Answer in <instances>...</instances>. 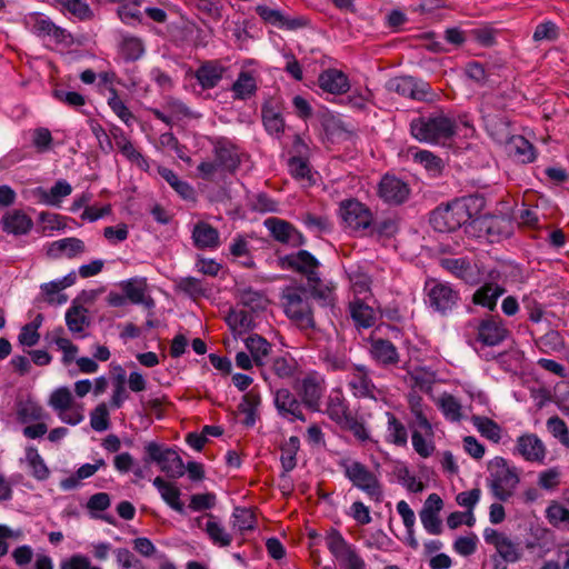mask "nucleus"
I'll use <instances>...</instances> for the list:
<instances>
[{"label": "nucleus", "instance_id": "1", "mask_svg": "<svg viewBox=\"0 0 569 569\" xmlns=\"http://www.w3.org/2000/svg\"><path fill=\"white\" fill-rule=\"evenodd\" d=\"M281 267L303 276L311 295L321 306L332 307L336 302V286L320 278V261L309 251L299 250L280 258Z\"/></svg>", "mask_w": 569, "mask_h": 569}, {"label": "nucleus", "instance_id": "2", "mask_svg": "<svg viewBox=\"0 0 569 569\" xmlns=\"http://www.w3.org/2000/svg\"><path fill=\"white\" fill-rule=\"evenodd\" d=\"M310 287L288 286L281 292V305L286 316L303 332L317 328Z\"/></svg>", "mask_w": 569, "mask_h": 569}, {"label": "nucleus", "instance_id": "3", "mask_svg": "<svg viewBox=\"0 0 569 569\" xmlns=\"http://www.w3.org/2000/svg\"><path fill=\"white\" fill-rule=\"evenodd\" d=\"M456 121L443 112L420 116L410 122L412 137L426 143H445L456 134Z\"/></svg>", "mask_w": 569, "mask_h": 569}, {"label": "nucleus", "instance_id": "4", "mask_svg": "<svg viewBox=\"0 0 569 569\" xmlns=\"http://www.w3.org/2000/svg\"><path fill=\"white\" fill-rule=\"evenodd\" d=\"M476 201L477 199L473 198H465L438 206L430 214V224L439 232H451L459 229L473 218L471 204Z\"/></svg>", "mask_w": 569, "mask_h": 569}, {"label": "nucleus", "instance_id": "5", "mask_svg": "<svg viewBox=\"0 0 569 569\" xmlns=\"http://www.w3.org/2000/svg\"><path fill=\"white\" fill-rule=\"evenodd\" d=\"M339 466L342 468L345 477L353 487L361 490L367 497L381 502L383 499V488L376 473H373L365 463L356 460H342Z\"/></svg>", "mask_w": 569, "mask_h": 569}, {"label": "nucleus", "instance_id": "6", "mask_svg": "<svg viewBox=\"0 0 569 569\" xmlns=\"http://www.w3.org/2000/svg\"><path fill=\"white\" fill-rule=\"evenodd\" d=\"M489 482L492 495L500 501L512 497L519 476L515 467H509L502 457H495L488 463Z\"/></svg>", "mask_w": 569, "mask_h": 569}, {"label": "nucleus", "instance_id": "7", "mask_svg": "<svg viewBox=\"0 0 569 569\" xmlns=\"http://www.w3.org/2000/svg\"><path fill=\"white\" fill-rule=\"evenodd\" d=\"M372 210L357 198L343 199L338 206L342 227L352 233L367 236L372 226Z\"/></svg>", "mask_w": 569, "mask_h": 569}, {"label": "nucleus", "instance_id": "8", "mask_svg": "<svg viewBox=\"0 0 569 569\" xmlns=\"http://www.w3.org/2000/svg\"><path fill=\"white\" fill-rule=\"evenodd\" d=\"M426 305L441 316H448L458 307L460 293L449 282L428 279L425 283Z\"/></svg>", "mask_w": 569, "mask_h": 569}, {"label": "nucleus", "instance_id": "9", "mask_svg": "<svg viewBox=\"0 0 569 569\" xmlns=\"http://www.w3.org/2000/svg\"><path fill=\"white\" fill-rule=\"evenodd\" d=\"M499 124L502 127L501 132H496V122L493 119L486 118V128L490 134L499 142H505L509 156L521 163H530L536 160V150L532 143H530L522 136L509 137L508 123L500 120Z\"/></svg>", "mask_w": 569, "mask_h": 569}, {"label": "nucleus", "instance_id": "10", "mask_svg": "<svg viewBox=\"0 0 569 569\" xmlns=\"http://www.w3.org/2000/svg\"><path fill=\"white\" fill-rule=\"evenodd\" d=\"M144 451L146 463L156 462L160 470L170 478L183 476L184 463L176 450L151 441L144 446Z\"/></svg>", "mask_w": 569, "mask_h": 569}, {"label": "nucleus", "instance_id": "11", "mask_svg": "<svg viewBox=\"0 0 569 569\" xmlns=\"http://www.w3.org/2000/svg\"><path fill=\"white\" fill-rule=\"evenodd\" d=\"M476 332V342L486 347H496L502 343L509 336V330L503 319L499 316H487L468 323Z\"/></svg>", "mask_w": 569, "mask_h": 569}, {"label": "nucleus", "instance_id": "12", "mask_svg": "<svg viewBox=\"0 0 569 569\" xmlns=\"http://www.w3.org/2000/svg\"><path fill=\"white\" fill-rule=\"evenodd\" d=\"M30 32L42 40H49L54 44L71 46L72 34L57 26L50 18L42 13H32L26 21Z\"/></svg>", "mask_w": 569, "mask_h": 569}, {"label": "nucleus", "instance_id": "13", "mask_svg": "<svg viewBox=\"0 0 569 569\" xmlns=\"http://www.w3.org/2000/svg\"><path fill=\"white\" fill-rule=\"evenodd\" d=\"M326 545L330 553L339 561L341 569L366 568V562L356 548L338 530L332 529L327 535Z\"/></svg>", "mask_w": 569, "mask_h": 569}, {"label": "nucleus", "instance_id": "14", "mask_svg": "<svg viewBox=\"0 0 569 569\" xmlns=\"http://www.w3.org/2000/svg\"><path fill=\"white\" fill-rule=\"evenodd\" d=\"M411 188L403 179L386 173L377 184V196L388 206H400L408 201Z\"/></svg>", "mask_w": 569, "mask_h": 569}, {"label": "nucleus", "instance_id": "15", "mask_svg": "<svg viewBox=\"0 0 569 569\" xmlns=\"http://www.w3.org/2000/svg\"><path fill=\"white\" fill-rule=\"evenodd\" d=\"M326 392V380L320 373L312 371L300 381L298 393L303 406L311 411H320L321 400Z\"/></svg>", "mask_w": 569, "mask_h": 569}, {"label": "nucleus", "instance_id": "16", "mask_svg": "<svg viewBox=\"0 0 569 569\" xmlns=\"http://www.w3.org/2000/svg\"><path fill=\"white\" fill-rule=\"evenodd\" d=\"M274 407L278 415L289 421H302L307 420L303 412V403L301 399H298L297 395L287 388H280L274 392L273 398Z\"/></svg>", "mask_w": 569, "mask_h": 569}, {"label": "nucleus", "instance_id": "17", "mask_svg": "<svg viewBox=\"0 0 569 569\" xmlns=\"http://www.w3.org/2000/svg\"><path fill=\"white\" fill-rule=\"evenodd\" d=\"M387 89L390 92H396L399 96L418 101L427 100L428 96L431 93V88L428 82L410 76H400L390 79L387 82Z\"/></svg>", "mask_w": 569, "mask_h": 569}, {"label": "nucleus", "instance_id": "18", "mask_svg": "<svg viewBox=\"0 0 569 569\" xmlns=\"http://www.w3.org/2000/svg\"><path fill=\"white\" fill-rule=\"evenodd\" d=\"M264 227L269 230L272 238L281 243L289 244L291 247H300L306 243L303 234L290 222L270 217L264 220Z\"/></svg>", "mask_w": 569, "mask_h": 569}, {"label": "nucleus", "instance_id": "19", "mask_svg": "<svg viewBox=\"0 0 569 569\" xmlns=\"http://www.w3.org/2000/svg\"><path fill=\"white\" fill-rule=\"evenodd\" d=\"M368 352L372 361L382 368L396 367L400 362L397 347L388 339L370 337Z\"/></svg>", "mask_w": 569, "mask_h": 569}, {"label": "nucleus", "instance_id": "20", "mask_svg": "<svg viewBox=\"0 0 569 569\" xmlns=\"http://www.w3.org/2000/svg\"><path fill=\"white\" fill-rule=\"evenodd\" d=\"M483 539L488 545H492L496 548L498 556L505 562H517L520 559L517 545L496 529L486 528L483 530Z\"/></svg>", "mask_w": 569, "mask_h": 569}, {"label": "nucleus", "instance_id": "21", "mask_svg": "<svg viewBox=\"0 0 569 569\" xmlns=\"http://www.w3.org/2000/svg\"><path fill=\"white\" fill-rule=\"evenodd\" d=\"M348 386L352 393L358 398L377 399V396L380 395V391L370 378L368 368L362 365L353 366V371L349 377Z\"/></svg>", "mask_w": 569, "mask_h": 569}, {"label": "nucleus", "instance_id": "22", "mask_svg": "<svg viewBox=\"0 0 569 569\" xmlns=\"http://www.w3.org/2000/svg\"><path fill=\"white\" fill-rule=\"evenodd\" d=\"M197 526L202 529L214 546L228 547L232 542V536L212 513H206L196 519Z\"/></svg>", "mask_w": 569, "mask_h": 569}, {"label": "nucleus", "instance_id": "23", "mask_svg": "<svg viewBox=\"0 0 569 569\" xmlns=\"http://www.w3.org/2000/svg\"><path fill=\"white\" fill-rule=\"evenodd\" d=\"M213 156L224 173H234L241 162L238 148L224 139L214 143Z\"/></svg>", "mask_w": 569, "mask_h": 569}, {"label": "nucleus", "instance_id": "24", "mask_svg": "<svg viewBox=\"0 0 569 569\" xmlns=\"http://www.w3.org/2000/svg\"><path fill=\"white\" fill-rule=\"evenodd\" d=\"M516 452L530 462H542L546 458V447L535 433L518 437Z\"/></svg>", "mask_w": 569, "mask_h": 569}, {"label": "nucleus", "instance_id": "25", "mask_svg": "<svg viewBox=\"0 0 569 569\" xmlns=\"http://www.w3.org/2000/svg\"><path fill=\"white\" fill-rule=\"evenodd\" d=\"M86 250V244L81 239L69 237L51 242L48 247L47 254L53 259L62 257L73 259L83 254Z\"/></svg>", "mask_w": 569, "mask_h": 569}, {"label": "nucleus", "instance_id": "26", "mask_svg": "<svg viewBox=\"0 0 569 569\" xmlns=\"http://www.w3.org/2000/svg\"><path fill=\"white\" fill-rule=\"evenodd\" d=\"M127 299L133 305H142L147 309L154 307V300L148 295V284L144 278H134L121 283Z\"/></svg>", "mask_w": 569, "mask_h": 569}, {"label": "nucleus", "instance_id": "27", "mask_svg": "<svg viewBox=\"0 0 569 569\" xmlns=\"http://www.w3.org/2000/svg\"><path fill=\"white\" fill-rule=\"evenodd\" d=\"M262 123L266 131L280 138L286 128V122L282 116L281 107L272 100L266 101L261 108Z\"/></svg>", "mask_w": 569, "mask_h": 569}, {"label": "nucleus", "instance_id": "28", "mask_svg": "<svg viewBox=\"0 0 569 569\" xmlns=\"http://www.w3.org/2000/svg\"><path fill=\"white\" fill-rule=\"evenodd\" d=\"M318 84L323 91L332 94H342L350 88L347 74L335 68L323 70L319 74Z\"/></svg>", "mask_w": 569, "mask_h": 569}, {"label": "nucleus", "instance_id": "29", "mask_svg": "<svg viewBox=\"0 0 569 569\" xmlns=\"http://www.w3.org/2000/svg\"><path fill=\"white\" fill-rule=\"evenodd\" d=\"M480 229L485 231V236L490 243L500 242L502 239L509 238L512 232L510 220L502 217L482 219Z\"/></svg>", "mask_w": 569, "mask_h": 569}, {"label": "nucleus", "instance_id": "30", "mask_svg": "<svg viewBox=\"0 0 569 569\" xmlns=\"http://www.w3.org/2000/svg\"><path fill=\"white\" fill-rule=\"evenodd\" d=\"M1 223L4 232L14 236L27 234L33 227L32 219L19 209L6 212L1 219Z\"/></svg>", "mask_w": 569, "mask_h": 569}, {"label": "nucleus", "instance_id": "31", "mask_svg": "<svg viewBox=\"0 0 569 569\" xmlns=\"http://www.w3.org/2000/svg\"><path fill=\"white\" fill-rule=\"evenodd\" d=\"M192 240L198 249H217L220 246V233L210 223L199 221L193 226Z\"/></svg>", "mask_w": 569, "mask_h": 569}, {"label": "nucleus", "instance_id": "32", "mask_svg": "<svg viewBox=\"0 0 569 569\" xmlns=\"http://www.w3.org/2000/svg\"><path fill=\"white\" fill-rule=\"evenodd\" d=\"M505 291L506 289L496 282H486L475 291L472 302L493 311L499 297H501Z\"/></svg>", "mask_w": 569, "mask_h": 569}, {"label": "nucleus", "instance_id": "33", "mask_svg": "<svg viewBox=\"0 0 569 569\" xmlns=\"http://www.w3.org/2000/svg\"><path fill=\"white\" fill-rule=\"evenodd\" d=\"M17 419L21 423H29L33 421H41L46 417L43 408L37 400L28 396L27 398H19L16 401Z\"/></svg>", "mask_w": 569, "mask_h": 569}, {"label": "nucleus", "instance_id": "34", "mask_svg": "<svg viewBox=\"0 0 569 569\" xmlns=\"http://www.w3.org/2000/svg\"><path fill=\"white\" fill-rule=\"evenodd\" d=\"M224 68L218 61H206L196 71V79L202 89H212L222 79Z\"/></svg>", "mask_w": 569, "mask_h": 569}, {"label": "nucleus", "instance_id": "35", "mask_svg": "<svg viewBox=\"0 0 569 569\" xmlns=\"http://www.w3.org/2000/svg\"><path fill=\"white\" fill-rule=\"evenodd\" d=\"M153 486L170 508L179 513H184V505L180 500L181 492L173 483L166 481L161 477H156Z\"/></svg>", "mask_w": 569, "mask_h": 569}, {"label": "nucleus", "instance_id": "36", "mask_svg": "<svg viewBox=\"0 0 569 569\" xmlns=\"http://www.w3.org/2000/svg\"><path fill=\"white\" fill-rule=\"evenodd\" d=\"M118 47L119 54L128 62L139 60L146 51L143 41L131 34H122Z\"/></svg>", "mask_w": 569, "mask_h": 569}, {"label": "nucleus", "instance_id": "37", "mask_svg": "<svg viewBox=\"0 0 569 569\" xmlns=\"http://www.w3.org/2000/svg\"><path fill=\"white\" fill-rule=\"evenodd\" d=\"M386 441L397 447H406L408 442V431L406 426L390 411L386 412Z\"/></svg>", "mask_w": 569, "mask_h": 569}, {"label": "nucleus", "instance_id": "38", "mask_svg": "<svg viewBox=\"0 0 569 569\" xmlns=\"http://www.w3.org/2000/svg\"><path fill=\"white\" fill-rule=\"evenodd\" d=\"M349 311L352 320L358 328H371L376 323V315L371 307L360 299H355L349 303Z\"/></svg>", "mask_w": 569, "mask_h": 569}, {"label": "nucleus", "instance_id": "39", "mask_svg": "<svg viewBox=\"0 0 569 569\" xmlns=\"http://www.w3.org/2000/svg\"><path fill=\"white\" fill-rule=\"evenodd\" d=\"M441 267L465 282L475 281L473 268L470 261L466 258L442 259Z\"/></svg>", "mask_w": 569, "mask_h": 569}, {"label": "nucleus", "instance_id": "40", "mask_svg": "<svg viewBox=\"0 0 569 569\" xmlns=\"http://www.w3.org/2000/svg\"><path fill=\"white\" fill-rule=\"evenodd\" d=\"M244 345L249 350L254 363L258 367H262L266 363V359L271 351V345L263 337L254 333L250 335L246 340Z\"/></svg>", "mask_w": 569, "mask_h": 569}, {"label": "nucleus", "instance_id": "41", "mask_svg": "<svg viewBox=\"0 0 569 569\" xmlns=\"http://www.w3.org/2000/svg\"><path fill=\"white\" fill-rule=\"evenodd\" d=\"M416 163L421 164L430 177L441 176L445 169L443 160L428 150H417L412 153Z\"/></svg>", "mask_w": 569, "mask_h": 569}, {"label": "nucleus", "instance_id": "42", "mask_svg": "<svg viewBox=\"0 0 569 569\" xmlns=\"http://www.w3.org/2000/svg\"><path fill=\"white\" fill-rule=\"evenodd\" d=\"M158 173L160 177L166 180L169 186L184 200L194 199V190L193 188L184 180H181L178 174L166 167H160L158 169Z\"/></svg>", "mask_w": 569, "mask_h": 569}, {"label": "nucleus", "instance_id": "43", "mask_svg": "<svg viewBox=\"0 0 569 569\" xmlns=\"http://www.w3.org/2000/svg\"><path fill=\"white\" fill-rule=\"evenodd\" d=\"M271 372L279 379H293L298 372V362L291 356H280L272 359Z\"/></svg>", "mask_w": 569, "mask_h": 569}, {"label": "nucleus", "instance_id": "44", "mask_svg": "<svg viewBox=\"0 0 569 569\" xmlns=\"http://www.w3.org/2000/svg\"><path fill=\"white\" fill-rule=\"evenodd\" d=\"M257 81L249 71H241L232 84L233 98L246 100L252 97L257 91Z\"/></svg>", "mask_w": 569, "mask_h": 569}, {"label": "nucleus", "instance_id": "45", "mask_svg": "<svg viewBox=\"0 0 569 569\" xmlns=\"http://www.w3.org/2000/svg\"><path fill=\"white\" fill-rule=\"evenodd\" d=\"M256 12L266 23L278 28L287 27L289 29H293L298 26L295 20L287 19L280 10L270 8L266 4L257 6Z\"/></svg>", "mask_w": 569, "mask_h": 569}, {"label": "nucleus", "instance_id": "46", "mask_svg": "<svg viewBox=\"0 0 569 569\" xmlns=\"http://www.w3.org/2000/svg\"><path fill=\"white\" fill-rule=\"evenodd\" d=\"M471 421L482 437L495 443L501 440L502 429L492 419L483 416H473Z\"/></svg>", "mask_w": 569, "mask_h": 569}, {"label": "nucleus", "instance_id": "47", "mask_svg": "<svg viewBox=\"0 0 569 569\" xmlns=\"http://www.w3.org/2000/svg\"><path fill=\"white\" fill-rule=\"evenodd\" d=\"M300 441L298 437L292 436L289 440L281 447V456L280 462L283 469L282 478L290 471H292L297 466V452L299 450Z\"/></svg>", "mask_w": 569, "mask_h": 569}, {"label": "nucleus", "instance_id": "48", "mask_svg": "<svg viewBox=\"0 0 569 569\" xmlns=\"http://www.w3.org/2000/svg\"><path fill=\"white\" fill-rule=\"evenodd\" d=\"M326 412L329 418L338 425L351 416L345 399L339 392L336 395L331 393L329 396Z\"/></svg>", "mask_w": 569, "mask_h": 569}, {"label": "nucleus", "instance_id": "49", "mask_svg": "<svg viewBox=\"0 0 569 569\" xmlns=\"http://www.w3.org/2000/svg\"><path fill=\"white\" fill-rule=\"evenodd\" d=\"M239 302L249 308L251 311L263 309L267 302L266 297L258 290L250 287H241L237 289Z\"/></svg>", "mask_w": 569, "mask_h": 569}, {"label": "nucleus", "instance_id": "50", "mask_svg": "<svg viewBox=\"0 0 569 569\" xmlns=\"http://www.w3.org/2000/svg\"><path fill=\"white\" fill-rule=\"evenodd\" d=\"M177 289L193 300L206 297L208 293L207 286L194 277L180 278L177 282Z\"/></svg>", "mask_w": 569, "mask_h": 569}, {"label": "nucleus", "instance_id": "51", "mask_svg": "<svg viewBox=\"0 0 569 569\" xmlns=\"http://www.w3.org/2000/svg\"><path fill=\"white\" fill-rule=\"evenodd\" d=\"M261 403L260 393L256 389H251L243 397L238 406L240 412L246 415V425L252 426L256 421V411Z\"/></svg>", "mask_w": 569, "mask_h": 569}, {"label": "nucleus", "instance_id": "52", "mask_svg": "<svg viewBox=\"0 0 569 569\" xmlns=\"http://www.w3.org/2000/svg\"><path fill=\"white\" fill-rule=\"evenodd\" d=\"M288 169L291 177L296 180L301 182L306 181L308 184L313 182L311 168L307 159L299 156L291 157L288 160Z\"/></svg>", "mask_w": 569, "mask_h": 569}, {"label": "nucleus", "instance_id": "53", "mask_svg": "<svg viewBox=\"0 0 569 569\" xmlns=\"http://www.w3.org/2000/svg\"><path fill=\"white\" fill-rule=\"evenodd\" d=\"M86 312L87 310L82 306H73L66 312V323L72 333H82L89 326Z\"/></svg>", "mask_w": 569, "mask_h": 569}, {"label": "nucleus", "instance_id": "54", "mask_svg": "<svg viewBox=\"0 0 569 569\" xmlns=\"http://www.w3.org/2000/svg\"><path fill=\"white\" fill-rule=\"evenodd\" d=\"M228 326L239 335L252 328V315L247 310H231L226 317Z\"/></svg>", "mask_w": 569, "mask_h": 569}, {"label": "nucleus", "instance_id": "55", "mask_svg": "<svg viewBox=\"0 0 569 569\" xmlns=\"http://www.w3.org/2000/svg\"><path fill=\"white\" fill-rule=\"evenodd\" d=\"M439 408L447 420L458 422L462 418L461 403L452 395H443L439 399Z\"/></svg>", "mask_w": 569, "mask_h": 569}, {"label": "nucleus", "instance_id": "56", "mask_svg": "<svg viewBox=\"0 0 569 569\" xmlns=\"http://www.w3.org/2000/svg\"><path fill=\"white\" fill-rule=\"evenodd\" d=\"M26 458L36 479L46 480L49 477V469L34 447L26 449Z\"/></svg>", "mask_w": 569, "mask_h": 569}, {"label": "nucleus", "instance_id": "57", "mask_svg": "<svg viewBox=\"0 0 569 569\" xmlns=\"http://www.w3.org/2000/svg\"><path fill=\"white\" fill-rule=\"evenodd\" d=\"M108 106L126 124H130L133 120L132 112L128 109L126 103L120 99L118 91L114 87L109 88Z\"/></svg>", "mask_w": 569, "mask_h": 569}, {"label": "nucleus", "instance_id": "58", "mask_svg": "<svg viewBox=\"0 0 569 569\" xmlns=\"http://www.w3.org/2000/svg\"><path fill=\"white\" fill-rule=\"evenodd\" d=\"M537 347L545 353L558 352L563 348L561 335L556 330H549L536 340Z\"/></svg>", "mask_w": 569, "mask_h": 569}, {"label": "nucleus", "instance_id": "59", "mask_svg": "<svg viewBox=\"0 0 569 569\" xmlns=\"http://www.w3.org/2000/svg\"><path fill=\"white\" fill-rule=\"evenodd\" d=\"M342 429L350 431L355 438L360 442L370 441V432L365 422L355 416H349L345 421L339 425Z\"/></svg>", "mask_w": 569, "mask_h": 569}, {"label": "nucleus", "instance_id": "60", "mask_svg": "<svg viewBox=\"0 0 569 569\" xmlns=\"http://www.w3.org/2000/svg\"><path fill=\"white\" fill-rule=\"evenodd\" d=\"M398 231V226L395 219L386 218L382 220H376L375 214L372 216V226L368 230L367 236L371 237H392Z\"/></svg>", "mask_w": 569, "mask_h": 569}, {"label": "nucleus", "instance_id": "61", "mask_svg": "<svg viewBox=\"0 0 569 569\" xmlns=\"http://www.w3.org/2000/svg\"><path fill=\"white\" fill-rule=\"evenodd\" d=\"M232 518L233 529L238 530L241 533L248 530H252L254 528L256 517L250 509L236 508Z\"/></svg>", "mask_w": 569, "mask_h": 569}, {"label": "nucleus", "instance_id": "62", "mask_svg": "<svg viewBox=\"0 0 569 569\" xmlns=\"http://www.w3.org/2000/svg\"><path fill=\"white\" fill-rule=\"evenodd\" d=\"M547 428L562 446L569 449V429L562 419L557 416L550 417L547 420Z\"/></svg>", "mask_w": 569, "mask_h": 569}, {"label": "nucleus", "instance_id": "63", "mask_svg": "<svg viewBox=\"0 0 569 569\" xmlns=\"http://www.w3.org/2000/svg\"><path fill=\"white\" fill-rule=\"evenodd\" d=\"M558 37H559V28L552 21H545V22L539 23L536 27L535 32L532 34V39L536 42H541V41L551 42V41H556L558 39Z\"/></svg>", "mask_w": 569, "mask_h": 569}, {"label": "nucleus", "instance_id": "64", "mask_svg": "<svg viewBox=\"0 0 569 569\" xmlns=\"http://www.w3.org/2000/svg\"><path fill=\"white\" fill-rule=\"evenodd\" d=\"M546 516L549 522L557 527L565 525L569 528V510L560 503L552 502L546 510Z\"/></svg>", "mask_w": 569, "mask_h": 569}]
</instances>
